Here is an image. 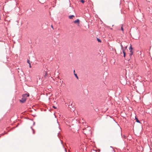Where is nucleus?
Listing matches in <instances>:
<instances>
[{"label": "nucleus", "instance_id": "1", "mask_svg": "<svg viewBox=\"0 0 152 152\" xmlns=\"http://www.w3.org/2000/svg\"><path fill=\"white\" fill-rule=\"evenodd\" d=\"M26 100V98H24L22 97L21 99L20 100V101L22 103L25 102Z\"/></svg>", "mask_w": 152, "mask_h": 152}, {"label": "nucleus", "instance_id": "2", "mask_svg": "<svg viewBox=\"0 0 152 152\" xmlns=\"http://www.w3.org/2000/svg\"><path fill=\"white\" fill-rule=\"evenodd\" d=\"M29 96V94H23L22 95V97L24 98H26V97H28Z\"/></svg>", "mask_w": 152, "mask_h": 152}, {"label": "nucleus", "instance_id": "3", "mask_svg": "<svg viewBox=\"0 0 152 152\" xmlns=\"http://www.w3.org/2000/svg\"><path fill=\"white\" fill-rule=\"evenodd\" d=\"M74 23H77L78 24H79L80 23L79 20L78 19H77L75 20L74 21Z\"/></svg>", "mask_w": 152, "mask_h": 152}, {"label": "nucleus", "instance_id": "4", "mask_svg": "<svg viewBox=\"0 0 152 152\" xmlns=\"http://www.w3.org/2000/svg\"><path fill=\"white\" fill-rule=\"evenodd\" d=\"M130 50L129 51V52H130L129 55L130 56H131L133 54V52L132 51V50Z\"/></svg>", "mask_w": 152, "mask_h": 152}, {"label": "nucleus", "instance_id": "5", "mask_svg": "<svg viewBox=\"0 0 152 152\" xmlns=\"http://www.w3.org/2000/svg\"><path fill=\"white\" fill-rule=\"evenodd\" d=\"M48 74L47 72L46 71L45 72V73L44 74V76L45 77H46V76H47Z\"/></svg>", "mask_w": 152, "mask_h": 152}, {"label": "nucleus", "instance_id": "6", "mask_svg": "<svg viewBox=\"0 0 152 152\" xmlns=\"http://www.w3.org/2000/svg\"><path fill=\"white\" fill-rule=\"evenodd\" d=\"M74 16H74V15H71V16H69V18L70 19H72V18L73 17H74Z\"/></svg>", "mask_w": 152, "mask_h": 152}, {"label": "nucleus", "instance_id": "7", "mask_svg": "<svg viewBox=\"0 0 152 152\" xmlns=\"http://www.w3.org/2000/svg\"><path fill=\"white\" fill-rule=\"evenodd\" d=\"M135 119L136 120V121L138 123H140V121L138 120V118L136 117H135Z\"/></svg>", "mask_w": 152, "mask_h": 152}, {"label": "nucleus", "instance_id": "8", "mask_svg": "<svg viewBox=\"0 0 152 152\" xmlns=\"http://www.w3.org/2000/svg\"><path fill=\"white\" fill-rule=\"evenodd\" d=\"M133 49V48L132 47V45H131L130 47L129 48V50H132Z\"/></svg>", "mask_w": 152, "mask_h": 152}, {"label": "nucleus", "instance_id": "9", "mask_svg": "<svg viewBox=\"0 0 152 152\" xmlns=\"http://www.w3.org/2000/svg\"><path fill=\"white\" fill-rule=\"evenodd\" d=\"M74 75H75V77H76L77 79H78V76H77V75L76 74L74 73Z\"/></svg>", "mask_w": 152, "mask_h": 152}, {"label": "nucleus", "instance_id": "10", "mask_svg": "<svg viewBox=\"0 0 152 152\" xmlns=\"http://www.w3.org/2000/svg\"><path fill=\"white\" fill-rule=\"evenodd\" d=\"M121 50H122V51H123V53H124V52H125V49H124V48H122V49H121Z\"/></svg>", "mask_w": 152, "mask_h": 152}, {"label": "nucleus", "instance_id": "11", "mask_svg": "<svg viewBox=\"0 0 152 152\" xmlns=\"http://www.w3.org/2000/svg\"><path fill=\"white\" fill-rule=\"evenodd\" d=\"M123 53L124 54V57H125V56H126V53H125V52Z\"/></svg>", "mask_w": 152, "mask_h": 152}, {"label": "nucleus", "instance_id": "12", "mask_svg": "<svg viewBox=\"0 0 152 152\" xmlns=\"http://www.w3.org/2000/svg\"><path fill=\"white\" fill-rule=\"evenodd\" d=\"M97 40L99 42H101V41L100 40V39H97Z\"/></svg>", "mask_w": 152, "mask_h": 152}, {"label": "nucleus", "instance_id": "13", "mask_svg": "<svg viewBox=\"0 0 152 152\" xmlns=\"http://www.w3.org/2000/svg\"><path fill=\"white\" fill-rule=\"evenodd\" d=\"M121 49H122V48H123V45L121 44Z\"/></svg>", "mask_w": 152, "mask_h": 152}, {"label": "nucleus", "instance_id": "14", "mask_svg": "<svg viewBox=\"0 0 152 152\" xmlns=\"http://www.w3.org/2000/svg\"><path fill=\"white\" fill-rule=\"evenodd\" d=\"M81 1L82 3H84L85 2V1L83 0H81Z\"/></svg>", "mask_w": 152, "mask_h": 152}, {"label": "nucleus", "instance_id": "15", "mask_svg": "<svg viewBox=\"0 0 152 152\" xmlns=\"http://www.w3.org/2000/svg\"><path fill=\"white\" fill-rule=\"evenodd\" d=\"M121 30H122L123 31H124V29H123V27L122 26L121 28Z\"/></svg>", "mask_w": 152, "mask_h": 152}, {"label": "nucleus", "instance_id": "16", "mask_svg": "<svg viewBox=\"0 0 152 152\" xmlns=\"http://www.w3.org/2000/svg\"><path fill=\"white\" fill-rule=\"evenodd\" d=\"M27 62L29 64H31L29 62V61L28 60Z\"/></svg>", "mask_w": 152, "mask_h": 152}, {"label": "nucleus", "instance_id": "17", "mask_svg": "<svg viewBox=\"0 0 152 152\" xmlns=\"http://www.w3.org/2000/svg\"><path fill=\"white\" fill-rule=\"evenodd\" d=\"M127 46H126L125 47V49H125V50H126L127 49Z\"/></svg>", "mask_w": 152, "mask_h": 152}, {"label": "nucleus", "instance_id": "18", "mask_svg": "<svg viewBox=\"0 0 152 152\" xmlns=\"http://www.w3.org/2000/svg\"><path fill=\"white\" fill-rule=\"evenodd\" d=\"M53 107L55 109H56V107L55 106H53Z\"/></svg>", "mask_w": 152, "mask_h": 152}, {"label": "nucleus", "instance_id": "19", "mask_svg": "<svg viewBox=\"0 0 152 152\" xmlns=\"http://www.w3.org/2000/svg\"><path fill=\"white\" fill-rule=\"evenodd\" d=\"M29 67L30 68L31 67V64H29Z\"/></svg>", "mask_w": 152, "mask_h": 152}, {"label": "nucleus", "instance_id": "20", "mask_svg": "<svg viewBox=\"0 0 152 152\" xmlns=\"http://www.w3.org/2000/svg\"><path fill=\"white\" fill-rule=\"evenodd\" d=\"M32 130L33 131V133L34 134V129H32Z\"/></svg>", "mask_w": 152, "mask_h": 152}, {"label": "nucleus", "instance_id": "21", "mask_svg": "<svg viewBox=\"0 0 152 152\" xmlns=\"http://www.w3.org/2000/svg\"><path fill=\"white\" fill-rule=\"evenodd\" d=\"M65 151L66 152V149H65Z\"/></svg>", "mask_w": 152, "mask_h": 152}, {"label": "nucleus", "instance_id": "22", "mask_svg": "<svg viewBox=\"0 0 152 152\" xmlns=\"http://www.w3.org/2000/svg\"><path fill=\"white\" fill-rule=\"evenodd\" d=\"M51 27L53 28L52 26H51Z\"/></svg>", "mask_w": 152, "mask_h": 152}]
</instances>
